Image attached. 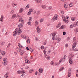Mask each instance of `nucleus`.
I'll use <instances>...</instances> for the list:
<instances>
[{
  "instance_id": "obj_3",
  "label": "nucleus",
  "mask_w": 78,
  "mask_h": 78,
  "mask_svg": "<svg viewBox=\"0 0 78 78\" xmlns=\"http://www.w3.org/2000/svg\"><path fill=\"white\" fill-rule=\"evenodd\" d=\"M4 60L3 61L2 64L4 66H6L8 63V60L6 58H4Z\"/></svg>"
},
{
  "instance_id": "obj_34",
  "label": "nucleus",
  "mask_w": 78,
  "mask_h": 78,
  "mask_svg": "<svg viewBox=\"0 0 78 78\" xmlns=\"http://www.w3.org/2000/svg\"><path fill=\"white\" fill-rule=\"evenodd\" d=\"M53 64H54V61H52L51 62V65H53Z\"/></svg>"
},
{
  "instance_id": "obj_7",
  "label": "nucleus",
  "mask_w": 78,
  "mask_h": 78,
  "mask_svg": "<svg viewBox=\"0 0 78 78\" xmlns=\"http://www.w3.org/2000/svg\"><path fill=\"white\" fill-rule=\"evenodd\" d=\"M76 42H74L73 45V47L72 48V50H73L75 47H76Z\"/></svg>"
},
{
  "instance_id": "obj_30",
  "label": "nucleus",
  "mask_w": 78,
  "mask_h": 78,
  "mask_svg": "<svg viewBox=\"0 0 78 78\" xmlns=\"http://www.w3.org/2000/svg\"><path fill=\"white\" fill-rule=\"evenodd\" d=\"M61 26V24L60 23H59L57 26H56V28H59Z\"/></svg>"
},
{
  "instance_id": "obj_49",
  "label": "nucleus",
  "mask_w": 78,
  "mask_h": 78,
  "mask_svg": "<svg viewBox=\"0 0 78 78\" xmlns=\"http://www.w3.org/2000/svg\"><path fill=\"white\" fill-rule=\"evenodd\" d=\"M37 15H39V14H40V12L39 11H38L37 12Z\"/></svg>"
},
{
  "instance_id": "obj_13",
  "label": "nucleus",
  "mask_w": 78,
  "mask_h": 78,
  "mask_svg": "<svg viewBox=\"0 0 78 78\" xmlns=\"http://www.w3.org/2000/svg\"><path fill=\"white\" fill-rule=\"evenodd\" d=\"M41 7H42V8L43 9H45L46 8V6H45V5H41Z\"/></svg>"
},
{
  "instance_id": "obj_23",
  "label": "nucleus",
  "mask_w": 78,
  "mask_h": 78,
  "mask_svg": "<svg viewBox=\"0 0 78 78\" xmlns=\"http://www.w3.org/2000/svg\"><path fill=\"white\" fill-rule=\"evenodd\" d=\"M18 46H19V47H22V48H23V46H22V45H20V44H18Z\"/></svg>"
},
{
  "instance_id": "obj_60",
  "label": "nucleus",
  "mask_w": 78,
  "mask_h": 78,
  "mask_svg": "<svg viewBox=\"0 0 78 78\" xmlns=\"http://www.w3.org/2000/svg\"><path fill=\"white\" fill-rule=\"evenodd\" d=\"M66 21V19L64 18L63 19V21H64V22Z\"/></svg>"
},
{
  "instance_id": "obj_15",
  "label": "nucleus",
  "mask_w": 78,
  "mask_h": 78,
  "mask_svg": "<svg viewBox=\"0 0 78 78\" xmlns=\"http://www.w3.org/2000/svg\"><path fill=\"white\" fill-rule=\"evenodd\" d=\"M3 20V16L2 15L0 19V21H2Z\"/></svg>"
},
{
  "instance_id": "obj_18",
  "label": "nucleus",
  "mask_w": 78,
  "mask_h": 78,
  "mask_svg": "<svg viewBox=\"0 0 78 78\" xmlns=\"http://www.w3.org/2000/svg\"><path fill=\"white\" fill-rule=\"evenodd\" d=\"M37 30V32H38V33H40V32H41V29L38 28Z\"/></svg>"
},
{
  "instance_id": "obj_20",
  "label": "nucleus",
  "mask_w": 78,
  "mask_h": 78,
  "mask_svg": "<svg viewBox=\"0 0 78 78\" xmlns=\"http://www.w3.org/2000/svg\"><path fill=\"white\" fill-rule=\"evenodd\" d=\"M71 20L72 21H74L75 20V17H72L71 18Z\"/></svg>"
},
{
  "instance_id": "obj_54",
  "label": "nucleus",
  "mask_w": 78,
  "mask_h": 78,
  "mask_svg": "<svg viewBox=\"0 0 78 78\" xmlns=\"http://www.w3.org/2000/svg\"><path fill=\"white\" fill-rule=\"evenodd\" d=\"M11 45V44H9L7 47V48H8V47H10V45Z\"/></svg>"
},
{
  "instance_id": "obj_35",
  "label": "nucleus",
  "mask_w": 78,
  "mask_h": 78,
  "mask_svg": "<svg viewBox=\"0 0 78 78\" xmlns=\"http://www.w3.org/2000/svg\"><path fill=\"white\" fill-rule=\"evenodd\" d=\"M70 37H68L66 39V41H70Z\"/></svg>"
},
{
  "instance_id": "obj_58",
  "label": "nucleus",
  "mask_w": 78,
  "mask_h": 78,
  "mask_svg": "<svg viewBox=\"0 0 78 78\" xmlns=\"http://www.w3.org/2000/svg\"><path fill=\"white\" fill-rule=\"evenodd\" d=\"M51 9V6L49 7V10H50Z\"/></svg>"
},
{
  "instance_id": "obj_50",
  "label": "nucleus",
  "mask_w": 78,
  "mask_h": 78,
  "mask_svg": "<svg viewBox=\"0 0 78 78\" xmlns=\"http://www.w3.org/2000/svg\"><path fill=\"white\" fill-rule=\"evenodd\" d=\"M41 49H44V47L43 46H41Z\"/></svg>"
},
{
  "instance_id": "obj_38",
  "label": "nucleus",
  "mask_w": 78,
  "mask_h": 78,
  "mask_svg": "<svg viewBox=\"0 0 78 78\" xmlns=\"http://www.w3.org/2000/svg\"><path fill=\"white\" fill-rule=\"evenodd\" d=\"M55 35H56V34L55 33H54L53 34H52V36L53 37H55Z\"/></svg>"
},
{
  "instance_id": "obj_27",
  "label": "nucleus",
  "mask_w": 78,
  "mask_h": 78,
  "mask_svg": "<svg viewBox=\"0 0 78 78\" xmlns=\"http://www.w3.org/2000/svg\"><path fill=\"white\" fill-rule=\"evenodd\" d=\"M38 24H39V23L37 22V21H36L35 23V26L36 25H38Z\"/></svg>"
},
{
  "instance_id": "obj_26",
  "label": "nucleus",
  "mask_w": 78,
  "mask_h": 78,
  "mask_svg": "<svg viewBox=\"0 0 78 78\" xmlns=\"http://www.w3.org/2000/svg\"><path fill=\"white\" fill-rule=\"evenodd\" d=\"M47 59L49 60L50 59V57H49V56H47L46 58Z\"/></svg>"
},
{
  "instance_id": "obj_6",
  "label": "nucleus",
  "mask_w": 78,
  "mask_h": 78,
  "mask_svg": "<svg viewBox=\"0 0 78 78\" xmlns=\"http://www.w3.org/2000/svg\"><path fill=\"white\" fill-rule=\"evenodd\" d=\"M22 48L20 47H18L16 48V50L18 52H20Z\"/></svg>"
},
{
  "instance_id": "obj_37",
  "label": "nucleus",
  "mask_w": 78,
  "mask_h": 78,
  "mask_svg": "<svg viewBox=\"0 0 78 78\" xmlns=\"http://www.w3.org/2000/svg\"><path fill=\"white\" fill-rule=\"evenodd\" d=\"M71 72V69H69L68 70V73H70Z\"/></svg>"
},
{
  "instance_id": "obj_5",
  "label": "nucleus",
  "mask_w": 78,
  "mask_h": 78,
  "mask_svg": "<svg viewBox=\"0 0 78 78\" xmlns=\"http://www.w3.org/2000/svg\"><path fill=\"white\" fill-rule=\"evenodd\" d=\"M24 21L22 20V18H20L19 22H21L20 23H21L23 25V24L24 23Z\"/></svg>"
},
{
  "instance_id": "obj_28",
  "label": "nucleus",
  "mask_w": 78,
  "mask_h": 78,
  "mask_svg": "<svg viewBox=\"0 0 78 78\" xmlns=\"http://www.w3.org/2000/svg\"><path fill=\"white\" fill-rule=\"evenodd\" d=\"M64 70V67H62L60 69H59L60 72H61V71L62 70Z\"/></svg>"
},
{
  "instance_id": "obj_25",
  "label": "nucleus",
  "mask_w": 78,
  "mask_h": 78,
  "mask_svg": "<svg viewBox=\"0 0 78 78\" xmlns=\"http://www.w3.org/2000/svg\"><path fill=\"white\" fill-rule=\"evenodd\" d=\"M71 75L72 74L70 73H68V77H70V76H71Z\"/></svg>"
},
{
  "instance_id": "obj_63",
  "label": "nucleus",
  "mask_w": 78,
  "mask_h": 78,
  "mask_svg": "<svg viewBox=\"0 0 78 78\" xmlns=\"http://www.w3.org/2000/svg\"><path fill=\"white\" fill-rule=\"evenodd\" d=\"M76 25L78 26V21L76 23Z\"/></svg>"
},
{
  "instance_id": "obj_21",
  "label": "nucleus",
  "mask_w": 78,
  "mask_h": 78,
  "mask_svg": "<svg viewBox=\"0 0 78 78\" xmlns=\"http://www.w3.org/2000/svg\"><path fill=\"white\" fill-rule=\"evenodd\" d=\"M74 26L73 25V24H72L70 25V27L71 28H73Z\"/></svg>"
},
{
  "instance_id": "obj_46",
  "label": "nucleus",
  "mask_w": 78,
  "mask_h": 78,
  "mask_svg": "<svg viewBox=\"0 0 78 78\" xmlns=\"http://www.w3.org/2000/svg\"><path fill=\"white\" fill-rule=\"evenodd\" d=\"M26 48L27 50H29L30 49H29V48H28V47H26Z\"/></svg>"
},
{
  "instance_id": "obj_48",
  "label": "nucleus",
  "mask_w": 78,
  "mask_h": 78,
  "mask_svg": "<svg viewBox=\"0 0 78 78\" xmlns=\"http://www.w3.org/2000/svg\"><path fill=\"white\" fill-rule=\"evenodd\" d=\"M22 37H23V39H25V36L24 35H22Z\"/></svg>"
},
{
  "instance_id": "obj_57",
  "label": "nucleus",
  "mask_w": 78,
  "mask_h": 78,
  "mask_svg": "<svg viewBox=\"0 0 78 78\" xmlns=\"http://www.w3.org/2000/svg\"><path fill=\"white\" fill-rule=\"evenodd\" d=\"M29 66H26V67H25V69H29Z\"/></svg>"
},
{
  "instance_id": "obj_8",
  "label": "nucleus",
  "mask_w": 78,
  "mask_h": 78,
  "mask_svg": "<svg viewBox=\"0 0 78 78\" xmlns=\"http://www.w3.org/2000/svg\"><path fill=\"white\" fill-rule=\"evenodd\" d=\"M65 60H66V59L64 58H63L62 59H61L59 61V63L60 64L61 63V62H64V61H65Z\"/></svg>"
},
{
  "instance_id": "obj_61",
  "label": "nucleus",
  "mask_w": 78,
  "mask_h": 78,
  "mask_svg": "<svg viewBox=\"0 0 78 78\" xmlns=\"http://www.w3.org/2000/svg\"><path fill=\"white\" fill-rule=\"evenodd\" d=\"M13 12H14V11L13 10L11 12V14H12Z\"/></svg>"
},
{
  "instance_id": "obj_39",
  "label": "nucleus",
  "mask_w": 78,
  "mask_h": 78,
  "mask_svg": "<svg viewBox=\"0 0 78 78\" xmlns=\"http://www.w3.org/2000/svg\"><path fill=\"white\" fill-rule=\"evenodd\" d=\"M31 19H32L31 17H30L29 18V21H31Z\"/></svg>"
},
{
  "instance_id": "obj_29",
  "label": "nucleus",
  "mask_w": 78,
  "mask_h": 78,
  "mask_svg": "<svg viewBox=\"0 0 78 78\" xmlns=\"http://www.w3.org/2000/svg\"><path fill=\"white\" fill-rule=\"evenodd\" d=\"M44 21V19L43 18H41L40 20V22H42Z\"/></svg>"
},
{
  "instance_id": "obj_11",
  "label": "nucleus",
  "mask_w": 78,
  "mask_h": 78,
  "mask_svg": "<svg viewBox=\"0 0 78 78\" xmlns=\"http://www.w3.org/2000/svg\"><path fill=\"white\" fill-rule=\"evenodd\" d=\"M36 1L37 2V3H42V0H36Z\"/></svg>"
},
{
  "instance_id": "obj_41",
  "label": "nucleus",
  "mask_w": 78,
  "mask_h": 78,
  "mask_svg": "<svg viewBox=\"0 0 78 78\" xmlns=\"http://www.w3.org/2000/svg\"><path fill=\"white\" fill-rule=\"evenodd\" d=\"M27 24H28V25H31V22H29L28 23H27Z\"/></svg>"
},
{
  "instance_id": "obj_2",
  "label": "nucleus",
  "mask_w": 78,
  "mask_h": 78,
  "mask_svg": "<svg viewBox=\"0 0 78 78\" xmlns=\"http://www.w3.org/2000/svg\"><path fill=\"white\" fill-rule=\"evenodd\" d=\"M69 62L70 64H73V60L72 59H73V54H71L69 56Z\"/></svg>"
},
{
  "instance_id": "obj_9",
  "label": "nucleus",
  "mask_w": 78,
  "mask_h": 78,
  "mask_svg": "<svg viewBox=\"0 0 78 78\" xmlns=\"http://www.w3.org/2000/svg\"><path fill=\"white\" fill-rule=\"evenodd\" d=\"M9 72H7L6 73V74L4 76L5 78H7L8 76V74H9Z\"/></svg>"
},
{
  "instance_id": "obj_17",
  "label": "nucleus",
  "mask_w": 78,
  "mask_h": 78,
  "mask_svg": "<svg viewBox=\"0 0 78 78\" xmlns=\"http://www.w3.org/2000/svg\"><path fill=\"white\" fill-rule=\"evenodd\" d=\"M16 15L14 14L12 15V17L13 19H14V18H16Z\"/></svg>"
},
{
  "instance_id": "obj_31",
  "label": "nucleus",
  "mask_w": 78,
  "mask_h": 78,
  "mask_svg": "<svg viewBox=\"0 0 78 78\" xmlns=\"http://www.w3.org/2000/svg\"><path fill=\"white\" fill-rule=\"evenodd\" d=\"M27 40V43H28V44H30V40L28 39Z\"/></svg>"
},
{
  "instance_id": "obj_47",
  "label": "nucleus",
  "mask_w": 78,
  "mask_h": 78,
  "mask_svg": "<svg viewBox=\"0 0 78 78\" xmlns=\"http://www.w3.org/2000/svg\"><path fill=\"white\" fill-rule=\"evenodd\" d=\"M25 38L27 39V40H28V39H29V37L28 36H27L26 37H25Z\"/></svg>"
},
{
  "instance_id": "obj_16",
  "label": "nucleus",
  "mask_w": 78,
  "mask_h": 78,
  "mask_svg": "<svg viewBox=\"0 0 78 78\" xmlns=\"http://www.w3.org/2000/svg\"><path fill=\"white\" fill-rule=\"evenodd\" d=\"M73 6V3H71L69 4V6L70 7H72Z\"/></svg>"
},
{
  "instance_id": "obj_1",
  "label": "nucleus",
  "mask_w": 78,
  "mask_h": 78,
  "mask_svg": "<svg viewBox=\"0 0 78 78\" xmlns=\"http://www.w3.org/2000/svg\"><path fill=\"white\" fill-rule=\"evenodd\" d=\"M19 23V24L18 25V27L16 28L15 31L13 33V36H16L17 33L18 35L19 36L22 33V30L20 28H23V24L21 23Z\"/></svg>"
},
{
  "instance_id": "obj_42",
  "label": "nucleus",
  "mask_w": 78,
  "mask_h": 78,
  "mask_svg": "<svg viewBox=\"0 0 78 78\" xmlns=\"http://www.w3.org/2000/svg\"><path fill=\"white\" fill-rule=\"evenodd\" d=\"M65 23H67L69 22V20H66V21H65Z\"/></svg>"
},
{
  "instance_id": "obj_64",
  "label": "nucleus",
  "mask_w": 78,
  "mask_h": 78,
  "mask_svg": "<svg viewBox=\"0 0 78 78\" xmlns=\"http://www.w3.org/2000/svg\"><path fill=\"white\" fill-rule=\"evenodd\" d=\"M44 54H46V52L44 50Z\"/></svg>"
},
{
  "instance_id": "obj_62",
  "label": "nucleus",
  "mask_w": 78,
  "mask_h": 78,
  "mask_svg": "<svg viewBox=\"0 0 78 78\" xmlns=\"http://www.w3.org/2000/svg\"><path fill=\"white\" fill-rule=\"evenodd\" d=\"M21 73H25V71H24V70L22 71Z\"/></svg>"
},
{
  "instance_id": "obj_52",
  "label": "nucleus",
  "mask_w": 78,
  "mask_h": 78,
  "mask_svg": "<svg viewBox=\"0 0 78 78\" xmlns=\"http://www.w3.org/2000/svg\"><path fill=\"white\" fill-rule=\"evenodd\" d=\"M58 41H60L61 40V38H60V37H58Z\"/></svg>"
},
{
  "instance_id": "obj_14",
  "label": "nucleus",
  "mask_w": 78,
  "mask_h": 78,
  "mask_svg": "<svg viewBox=\"0 0 78 78\" xmlns=\"http://www.w3.org/2000/svg\"><path fill=\"white\" fill-rule=\"evenodd\" d=\"M39 71L40 73H42V71H43V69L42 68L40 69L39 70Z\"/></svg>"
},
{
  "instance_id": "obj_45",
  "label": "nucleus",
  "mask_w": 78,
  "mask_h": 78,
  "mask_svg": "<svg viewBox=\"0 0 78 78\" xmlns=\"http://www.w3.org/2000/svg\"><path fill=\"white\" fill-rule=\"evenodd\" d=\"M78 32V28H76L75 32L76 33H77Z\"/></svg>"
},
{
  "instance_id": "obj_43",
  "label": "nucleus",
  "mask_w": 78,
  "mask_h": 78,
  "mask_svg": "<svg viewBox=\"0 0 78 78\" xmlns=\"http://www.w3.org/2000/svg\"><path fill=\"white\" fill-rule=\"evenodd\" d=\"M75 38H76V37H75L74 38H73V42H74V41H76V39H75Z\"/></svg>"
},
{
  "instance_id": "obj_33",
  "label": "nucleus",
  "mask_w": 78,
  "mask_h": 78,
  "mask_svg": "<svg viewBox=\"0 0 78 78\" xmlns=\"http://www.w3.org/2000/svg\"><path fill=\"white\" fill-rule=\"evenodd\" d=\"M30 51H31V52H33L34 51V50L33 49H29V50Z\"/></svg>"
},
{
  "instance_id": "obj_22",
  "label": "nucleus",
  "mask_w": 78,
  "mask_h": 78,
  "mask_svg": "<svg viewBox=\"0 0 78 78\" xmlns=\"http://www.w3.org/2000/svg\"><path fill=\"white\" fill-rule=\"evenodd\" d=\"M30 6V5L28 4L25 7V9H27V8H29V6Z\"/></svg>"
},
{
  "instance_id": "obj_44",
  "label": "nucleus",
  "mask_w": 78,
  "mask_h": 78,
  "mask_svg": "<svg viewBox=\"0 0 78 78\" xmlns=\"http://www.w3.org/2000/svg\"><path fill=\"white\" fill-rule=\"evenodd\" d=\"M20 71H18L17 72V74H19V73H20Z\"/></svg>"
},
{
  "instance_id": "obj_12",
  "label": "nucleus",
  "mask_w": 78,
  "mask_h": 78,
  "mask_svg": "<svg viewBox=\"0 0 78 78\" xmlns=\"http://www.w3.org/2000/svg\"><path fill=\"white\" fill-rule=\"evenodd\" d=\"M23 9L22 8H21L20 9V10H19V13H22V11H23Z\"/></svg>"
},
{
  "instance_id": "obj_55",
  "label": "nucleus",
  "mask_w": 78,
  "mask_h": 78,
  "mask_svg": "<svg viewBox=\"0 0 78 78\" xmlns=\"http://www.w3.org/2000/svg\"><path fill=\"white\" fill-rule=\"evenodd\" d=\"M28 14L29 15H31V12H30V11L28 13Z\"/></svg>"
},
{
  "instance_id": "obj_59",
  "label": "nucleus",
  "mask_w": 78,
  "mask_h": 78,
  "mask_svg": "<svg viewBox=\"0 0 78 78\" xmlns=\"http://www.w3.org/2000/svg\"><path fill=\"white\" fill-rule=\"evenodd\" d=\"M66 47H68V44H66Z\"/></svg>"
},
{
  "instance_id": "obj_24",
  "label": "nucleus",
  "mask_w": 78,
  "mask_h": 78,
  "mask_svg": "<svg viewBox=\"0 0 78 78\" xmlns=\"http://www.w3.org/2000/svg\"><path fill=\"white\" fill-rule=\"evenodd\" d=\"M25 62H26V63H29V60L28 61L27 59H26L25 60Z\"/></svg>"
},
{
  "instance_id": "obj_51",
  "label": "nucleus",
  "mask_w": 78,
  "mask_h": 78,
  "mask_svg": "<svg viewBox=\"0 0 78 78\" xmlns=\"http://www.w3.org/2000/svg\"><path fill=\"white\" fill-rule=\"evenodd\" d=\"M29 72L30 73H31L32 72H33V70H32L31 69L29 71Z\"/></svg>"
},
{
  "instance_id": "obj_36",
  "label": "nucleus",
  "mask_w": 78,
  "mask_h": 78,
  "mask_svg": "<svg viewBox=\"0 0 78 78\" xmlns=\"http://www.w3.org/2000/svg\"><path fill=\"white\" fill-rule=\"evenodd\" d=\"M61 28L62 29L63 28H65L66 27H65V26H64L63 25H62L61 26Z\"/></svg>"
},
{
  "instance_id": "obj_40",
  "label": "nucleus",
  "mask_w": 78,
  "mask_h": 78,
  "mask_svg": "<svg viewBox=\"0 0 78 78\" xmlns=\"http://www.w3.org/2000/svg\"><path fill=\"white\" fill-rule=\"evenodd\" d=\"M66 33L65 32H63V36H64V35H66Z\"/></svg>"
},
{
  "instance_id": "obj_4",
  "label": "nucleus",
  "mask_w": 78,
  "mask_h": 78,
  "mask_svg": "<svg viewBox=\"0 0 78 78\" xmlns=\"http://www.w3.org/2000/svg\"><path fill=\"white\" fill-rule=\"evenodd\" d=\"M57 16H58V15L56 14L55 15V17L53 18L51 20V21L52 22H54L55 20H57V19H56L57 18Z\"/></svg>"
},
{
  "instance_id": "obj_10",
  "label": "nucleus",
  "mask_w": 78,
  "mask_h": 78,
  "mask_svg": "<svg viewBox=\"0 0 78 78\" xmlns=\"http://www.w3.org/2000/svg\"><path fill=\"white\" fill-rule=\"evenodd\" d=\"M68 6V4H67V3H65L64 6V8H67Z\"/></svg>"
},
{
  "instance_id": "obj_19",
  "label": "nucleus",
  "mask_w": 78,
  "mask_h": 78,
  "mask_svg": "<svg viewBox=\"0 0 78 78\" xmlns=\"http://www.w3.org/2000/svg\"><path fill=\"white\" fill-rule=\"evenodd\" d=\"M5 42L4 41H2L1 43V45H3L4 44H5Z\"/></svg>"
},
{
  "instance_id": "obj_56",
  "label": "nucleus",
  "mask_w": 78,
  "mask_h": 78,
  "mask_svg": "<svg viewBox=\"0 0 78 78\" xmlns=\"http://www.w3.org/2000/svg\"><path fill=\"white\" fill-rule=\"evenodd\" d=\"M66 57H67V56H66V55H65L64 56V57L63 58H64L65 59H66Z\"/></svg>"
},
{
  "instance_id": "obj_53",
  "label": "nucleus",
  "mask_w": 78,
  "mask_h": 78,
  "mask_svg": "<svg viewBox=\"0 0 78 78\" xmlns=\"http://www.w3.org/2000/svg\"><path fill=\"white\" fill-rule=\"evenodd\" d=\"M30 12H33V9H30Z\"/></svg>"
},
{
  "instance_id": "obj_32",
  "label": "nucleus",
  "mask_w": 78,
  "mask_h": 78,
  "mask_svg": "<svg viewBox=\"0 0 78 78\" xmlns=\"http://www.w3.org/2000/svg\"><path fill=\"white\" fill-rule=\"evenodd\" d=\"M20 53H22V54L23 55L24 54V53H25V51L23 50H22V51H20Z\"/></svg>"
}]
</instances>
